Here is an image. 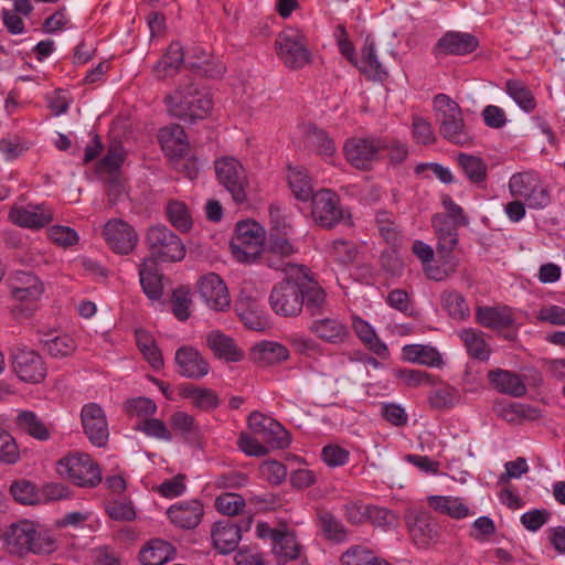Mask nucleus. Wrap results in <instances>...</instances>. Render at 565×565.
<instances>
[{
  "label": "nucleus",
  "mask_w": 565,
  "mask_h": 565,
  "mask_svg": "<svg viewBox=\"0 0 565 565\" xmlns=\"http://www.w3.org/2000/svg\"><path fill=\"white\" fill-rule=\"evenodd\" d=\"M444 308L450 317L455 319H465L469 315V307L465 298L456 292L449 291L443 296Z\"/></svg>",
  "instance_id": "60"
},
{
  "label": "nucleus",
  "mask_w": 565,
  "mask_h": 565,
  "mask_svg": "<svg viewBox=\"0 0 565 565\" xmlns=\"http://www.w3.org/2000/svg\"><path fill=\"white\" fill-rule=\"evenodd\" d=\"M409 534L418 547H428L437 542L439 525L430 514L420 512L409 525Z\"/></svg>",
  "instance_id": "22"
},
{
  "label": "nucleus",
  "mask_w": 565,
  "mask_h": 565,
  "mask_svg": "<svg viewBox=\"0 0 565 565\" xmlns=\"http://www.w3.org/2000/svg\"><path fill=\"white\" fill-rule=\"evenodd\" d=\"M458 391L451 386L437 388L429 396V404L435 409H446L455 406Z\"/></svg>",
  "instance_id": "63"
},
{
  "label": "nucleus",
  "mask_w": 565,
  "mask_h": 565,
  "mask_svg": "<svg viewBox=\"0 0 565 565\" xmlns=\"http://www.w3.org/2000/svg\"><path fill=\"white\" fill-rule=\"evenodd\" d=\"M377 558L379 556L371 550L362 545H354L342 554L341 563L342 565H373Z\"/></svg>",
  "instance_id": "55"
},
{
  "label": "nucleus",
  "mask_w": 565,
  "mask_h": 565,
  "mask_svg": "<svg viewBox=\"0 0 565 565\" xmlns=\"http://www.w3.org/2000/svg\"><path fill=\"white\" fill-rule=\"evenodd\" d=\"M181 395L190 398L195 407L203 411H211L220 405V399L213 390L201 388L193 384L182 386Z\"/></svg>",
  "instance_id": "38"
},
{
  "label": "nucleus",
  "mask_w": 565,
  "mask_h": 565,
  "mask_svg": "<svg viewBox=\"0 0 565 565\" xmlns=\"http://www.w3.org/2000/svg\"><path fill=\"white\" fill-rule=\"evenodd\" d=\"M303 296V307L311 315L316 316L322 312L326 305V291L320 285H299Z\"/></svg>",
  "instance_id": "48"
},
{
  "label": "nucleus",
  "mask_w": 565,
  "mask_h": 565,
  "mask_svg": "<svg viewBox=\"0 0 565 565\" xmlns=\"http://www.w3.org/2000/svg\"><path fill=\"white\" fill-rule=\"evenodd\" d=\"M302 545L294 532L282 530L273 545V552L279 562L295 561L300 557Z\"/></svg>",
  "instance_id": "33"
},
{
  "label": "nucleus",
  "mask_w": 565,
  "mask_h": 565,
  "mask_svg": "<svg viewBox=\"0 0 565 565\" xmlns=\"http://www.w3.org/2000/svg\"><path fill=\"white\" fill-rule=\"evenodd\" d=\"M218 182L231 193L233 200L241 204L246 201L248 180L242 163L233 157H222L214 162Z\"/></svg>",
  "instance_id": "11"
},
{
  "label": "nucleus",
  "mask_w": 565,
  "mask_h": 565,
  "mask_svg": "<svg viewBox=\"0 0 565 565\" xmlns=\"http://www.w3.org/2000/svg\"><path fill=\"white\" fill-rule=\"evenodd\" d=\"M505 92L524 111L531 113L535 109V98L523 82L509 79L505 84Z\"/></svg>",
  "instance_id": "44"
},
{
  "label": "nucleus",
  "mask_w": 565,
  "mask_h": 565,
  "mask_svg": "<svg viewBox=\"0 0 565 565\" xmlns=\"http://www.w3.org/2000/svg\"><path fill=\"white\" fill-rule=\"evenodd\" d=\"M202 54L204 57L202 61L188 62L190 70L199 76L209 78L221 77L226 71L225 65L220 61L211 58L205 52H202Z\"/></svg>",
  "instance_id": "50"
},
{
  "label": "nucleus",
  "mask_w": 565,
  "mask_h": 565,
  "mask_svg": "<svg viewBox=\"0 0 565 565\" xmlns=\"http://www.w3.org/2000/svg\"><path fill=\"white\" fill-rule=\"evenodd\" d=\"M242 529L231 520L214 524L211 536L214 547L222 554L234 551L241 541Z\"/></svg>",
  "instance_id": "24"
},
{
  "label": "nucleus",
  "mask_w": 565,
  "mask_h": 565,
  "mask_svg": "<svg viewBox=\"0 0 565 565\" xmlns=\"http://www.w3.org/2000/svg\"><path fill=\"white\" fill-rule=\"evenodd\" d=\"M12 366L18 377L25 383H40L46 376L42 356L26 347H15L12 351Z\"/></svg>",
  "instance_id": "13"
},
{
  "label": "nucleus",
  "mask_w": 565,
  "mask_h": 565,
  "mask_svg": "<svg viewBox=\"0 0 565 565\" xmlns=\"http://www.w3.org/2000/svg\"><path fill=\"white\" fill-rule=\"evenodd\" d=\"M376 224L381 236L393 247H396L401 241L398 227L395 223L393 214L381 211L376 214Z\"/></svg>",
  "instance_id": "51"
},
{
  "label": "nucleus",
  "mask_w": 565,
  "mask_h": 565,
  "mask_svg": "<svg viewBox=\"0 0 565 565\" xmlns=\"http://www.w3.org/2000/svg\"><path fill=\"white\" fill-rule=\"evenodd\" d=\"M175 363L181 376L200 380L210 372V364L203 355L192 347H181L175 352Z\"/></svg>",
  "instance_id": "18"
},
{
  "label": "nucleus",
  "mask_w": 565,
  "mask_h": 565,
  "mask_svg": "<svg viewBox=\"0 0 565 565\" xmlns=\"http://www.w3.org/2000/svg\"><path fill=\"white\" fill-rule=\"evenodd\" d=\"M205 342L214 356L220 360L238 362L244 358V352L236 345L235 341L220 330L209 332Z\"/></svg>",
  "instance_id": "21"
},
{
  "label": "nucleus",
  "mask_w": 565,
  "mask_h": 565,
  "mask_svg": "<svg viewBox=\"0 0 565 565\" xmlns=\"http://www.w3.org/2000/svg\"><path fill=\"white\" fill-rule=\"evenodd\" d=\"M273 310L284 317L298 316L303 308V296L299 285H278L269 297Z\"/></svg>",
  "instance_id": "16"
},
{
  "label": "nucleus",
  "mask_w": 565,
  "mask_h": 565,
  "mask_svg": "<svg viewBox=\"0 0 565 565\" xmlns=\"http://www.w3.org/2000/svg\"><path fill=\"white\" fill-rule=\"evenodd\" d=\"M200 295L213 310L224 311L231 305L227 285H200Z\"/></svg>",
  "instance_id": "39"
},
{
  "label": "nucleus",
  "mask_w": 565,
  "mask_h": 565,
  "mask_svg": "<svg viewBox=\"0 0 565 565\" xmlns=\"http://www.w3.org/2000/svg\"><path fill=\"white\" fill-rule=\"evenodd\" d=\"M457 162L467 179L473 184H482L488 177V167L480 157L460 152Z\"/></svg>",
  "instance_id": "34"
},
{
  "label": "nucleus",
  "mask_w": 565,
  "mask_h": 565,
  "mask_svg": "<svg viewBox=\"0 0 565 565\" xmlns=\"http://www.w3.org/2000/svg\"><path fill=\"white\" fill-rule=\"evenodd\" d=\"M41 342L43 349L53 358H64L76 350V342L68 334L49 335Z\"/></svg>",
  "instance_id": "46"
},
{
  "label": "nucleus",
  "mask_w": 565,
  "mask_h": 565,
  "mask_svg": "<svg viewBox=\"0 0 565 565\" xmlns=\"http://www.w3.org/2000/svg\"><path fill=\"white\" fill-rule=\"evenodd\" d=\"M288 183L295 198L299 201H309L316 192L311 178L305 170H290L288 174Z\"/></svg>",
  "instance_id": "43"
},
{
  "label": "nucleus",
  "mask_w": 565,
  "mask_h": 565,
  "mask_svg": "<svg viewBox=\"0 0 565 565\" xmlns=\"http://www.w3.org/2000/svg\"><path fill=\"white\" fill-rule=\"evenodd\" d=\"M249 429L267 448L281 449L289 445L290 438L284 426L270 416L253 412L247 418Z\"/></svg>",
  "instance_id": "12"
},
{
  "label": "nucleus",
  "mask_w": 565,
  "mask_h": 565,
  "mask_svg": "<svg viewBox=\"0 0 565 565\" xmlns=\"http://www.w3.org/2000/svg\"><path fill=\"white\" fill-rule=\"evenodd\" d=\"M245 508V500L241 494L225 492L216 497L215 509L228 516L238 515Z\"/></svg>",
  "instance_id": "54"
},
{
  "label": "nucleus",
  "mask_w": 565,
  "mask_h": 565,
  "mask_svg": "<svg viewBox=\"0 0 565 565\" xmlns=\"http://www.w3.org/2000/svg\"><path fill=\"white\" fill-rule=\"evenodd\" d=\"M478 45V39L470 33L448 31L437 41L434 54L466 55L472 53Z\"/></svg>",
  "instance_id": "19"
},
{
  "label": "nucleus",
  "mask_w": 565,
  "mask_h": 565,
  "mask_svg": "<svg viewBox=\"0 0 565 565\" xmlns=\"http://www.w3.org/2000/svg\"><path fill=\"white\" fill-rule=\"evenodd\" d=\"M10 493L15 501L22 504H35L39 501L35 484L29 480L14 481L10 487Z\"/></svg>",
  "instance_id": "56"
},
{
  "label": "nucleus",
  "mask_w": 565,
  "mask_h": 565,
  "mask_svg": "<svg viewBox=\"0 0 565 565\" xmlns=\"http://www.w3.org/2000/svg\"><path fill=\"white\" fill-rule=\"evenodd\" d=\"M135 337L137 347L145 360L152 369L160 370L163 366V358L153 335L147 330L138 329L135 332Z\"/></svg>",
  "instance_id": "35"
},
{
  "label": "nucleus",
  "mask_w": 565,
  "mask_h": 565,
  "mask_svg": "<svg viewBox=\"0 0 565 565\" xmlns=\"http://www.w3.org/2000/svg\"><path fill=\"white\" fill-rule=\"evenodd\" d=\"M173 548L163 540H152L140 551V561L143 565H162L166 563Z\"/></svg>",
  "instance_id": "40"
},
{
  "label": "nucleus",
  "mask_w": 565,
  "mask_h": 565,
  "mask_svg": "<svg viewBox=\"0 0 565 565\" xmlns=\"http://www.w3.org/2000/svg\"><path fill=\"white\" fill-rule=\"evenodd\" d=\"M4 545L10 554L23 557L30 553L46 554L54 550V540L46 531L29 520L12 523L3 532Z\"/></svg>",
  "instance_id": "1"
},
{
  "label": "nucleus",
  "mask_w": 565,
  "mask_h": 565,
  "mask_svg": "<svg viewBox=\"0 0 565 565\" xmlns=\"http://www.w3.org/2000/svg\"><path fill=\"white\" fill-rule=\"evenodd\" d=\"M352 328L363 344L381 359L390 355L387 345L381 341L373 327L359 316L352 317Z\"/></svg>",
  "instance_id": "27"
},
{
  "label": "nucleus",
  "mask_w": 565,
  "mask_h": 565,
  "mask_svg": "<svg viewBox=\"0 0 565 565\" xmlns=\"http://www.w3.org/2000/svg\"><path fill=\"white\" fill-rule=\"evenodd\" d=\"M164 100L173 116L190 121L207 117L213 108L211 96L199 89L190 77L167 95Z\"/></svg>",
  "instance_id": "2"
},
{
  "label": "nucleus",
  "mask_w": 565,
  "mask_h": 565,
  "mask_svg": "<svg viewBox=\"0 0 565 565\" xmlns=\"http://www.w3.org/2000/svg\"><path fill=\"white\" fill-rule=\"evenodd\" d=\"M386 147L382 138L352 137L344 146L345 160L358 170H371L373 164L383 159V148Z\"/></svg>",
  "instance_id": "7"
},
{
  "label": "nucleus",
  "mask_w": 565,
  "mask_h": 565,
  "mask_svg": "<svg viewBox=\"0 0 565 565\" xmlns=\"http://www.w3.org/2000/svg\"><path fill=\"white\" fill-rule=\"evenodd\" d=\"M255 349L259 353V361L267 365L280 363L289 358L288 349L278 342L263 341Z\"/></svg>",
  "instance_id": "49"
},
{
  "label": "nucleus",
  "mask_w": 565,
  "mask_h": 565,
  "mask_svg": "<svg viewBox=\"0 0 565 565\" xmlns=\"http://www.w3.org/2000/svg\"><path fill=\"white\" fill-rule=\"evenodd\" d=\"M309 330L320 340L331 344L343 343L350 335L348 327L335 318L316 319L309 326Z\"/></svg>",
  "instance_id": "23"
},
{
  "label": "nucleus",
  "mask_w": 565,
  "mask_h": 565,
  "mask_svg": "<svg viewBox=\"0 0 565 565\" xmlns=\"http://www.w3.org/2000/svg\"><path fill=\"white\" fill-rule=\"evenodd\" d=\"M476 320L492 330H504L514 324L512 309L508 306H479L476 309Z\"/></svg>",
  "instance_id": "20"
},
{
  "label": "nucleus",
  "mask_w": 565,
  "mask_h": 565,
  "mask_svg": "<svg viewBox=\"0 0 565 565\" xmlns=\"http://www.w3.org/2000/svg\"><path fill=\"white\" fill-rule=\"evenodd\" d=\"M310 200L312 218L320 227L330 230L350 218V214L341 206L340 196L332 190L317 191Z\"/></svg>",
  "instance_id": "10"
},
{
  "label": "nucleus",
  "mask_w": 565,
  "mask_h": 565,
  "mask_svg": "<svg viewBox=\"0 0 565 565\" xmlns=\"http://www.w3.org/2000/svg\"><path fill=\"white\" fill-rule=\"evenodd\" d=\"M43 285H29L26 287H14L11 290V297L20 302L22 309H30V306L35 302L43 294Z\"/></svg>",
  "instance_id": "64"
},
{
  "label": "nucleus",
  "mask_w": 565,
  "mask_h": 565,
  "mask_svg": "<svg viewBox=\"0 0 565 565\" xmlns=\"http://www.w3.org/2000/svg\"><path fill=\"white\" fill-rule=\"evenodd\" d=\"M360 71L369 78L377 81H384L388 76L386 70L377 58L375 42L371 36H366L362 47Z\"/></svg>",
  "instance_id": "31"
},
{
  "label": "nucleus",
  "mask_w": 565,
  "mask_h": 565,
  "mask_svg": "<svg viewBox=\"0 0 565 565\" xmlns=\"http://www.w3.org/2000/svg\"><path fill=\"white\" fill-rule=\"evenodd\" d=\"M159 141L162 150L171 158H181L188 153L189 142L184 129L179 125L161 128Z\"/></svg>",
  "instance_id": "25"
},
{
  "label": "nucleus",
  "mask_w": 565,
  "mask_h": 565,
  "mask_svg": "<svg viewBox=\"0 0 565 565\" xmlns=\"http://www.w3.org/2000/svg\"><path fill=\"white\" fill-rule=\"evenodd\" d=\"M17 427L29 436L45 441L51 438V428L31 411H21L15 418Z\"/></svg>",
  "instance_id": "32"
},
{
  "label": "nucleus",
  "mask_w": 565,
  "mask_h": 565,
  "mask_svg": "<svg viewBox=\"0 0 565 565\" xmlns=\"http://www.w3.org/2000/svg\"><path fill=\"white\" fill-rule=\"evenodd\" d=\"M238 316L244 326L249 330L262 332L269 327L266 316L258 311V307L241 308L238 309Z\"/></svg>",
  "instance_id": "61"
},
{
  "label": "nucleus",
  "mask_w": 565,
  "mask_h": 565,
  "mask_svg": "<svg viewBox=\"0 0 565 565\" xmlns=\"http://www.w3.org/2000/svg\"><path fill=\"white\" fill-rule=\"evenodd\" d=\"M167 301L171 303L172 313L179 321H186L190 318L192 298L188 286L181 285L173 289Z\"/></svg>",
  "instance_id": "45"
},
{
  "label": "nucleus",
  "mask_w": 565,
  "mask_h": 565,
  "mask_svg": "<svg viewBox=\"0 0 565 565\" xmlns=\"http://www.w3.org/2000/svg\"><path fill=\"white\" fill-rule=\"evenodd\" d=\"M488 379L493 387L500 393L521 397L526 394V385L516 373L505 370H493L488 374Z\"/></svg>",
  "instance_id": "26"
},
{
  "label": "nucleus",
  "mask_w": 565,
  "mask_h": 565,
  "mask_svg": "<svg viewBox=\"0 0 565 565\" xmlns=\"http://www.w3.org/2000/svg\"><path fill=\"white\" fill-rule=\"evenodd\" d=\"M434 109L439 124L440 136L458 146L471 143L472 138L466 128L462 110L459 104L446 94L434 97Z\"/></svg>",
  "instance_id": "3"
},
{
  "label": "nucleus",
  "mask_w": 565,
  "mask_h": 565,
  "mask_svg": "<svg viewBox=\"0 0 565 565\" xmlns=\"http://www.w3.org/2000/svg\"><path fill=\"white\" fill-rule=\"evenodd\" d=\"M170 425L172 430L185 440L194 439L199 435V426L194 417L183 411H178L171 415Z\"/></svg>",
  "instance_id": "47"
},
{
  "label": "nucleus",
  "mask_w": 565,
  "mask_h": 565,
  "mask_svg": "<svg viewBox=\"0 0 565 565\" xmlns=\"http://www.w3.org/2000/svg\"><path fill=\"white\" fill-rule=\"evenodd\" d=\"M318 526L324 537L337 543L348 540V530L331 512L322 510L317 515Z\"/></svg>",
  "instance_id": "37"
},
{
  "label": "nucleus",
  "mask_w": 565,
  "mask_h": 565,
  "mask_svg": "<svg viewBox=\"0 0 565 565\" xmlns=\"http://www.w3.org/2000/svg\"><path fill=\"white\" fill-rule=\"evenodd\" d=\"M460 340L472 359L487 361L490 358L491 350L483 338V332L476 329H463L459 333Z\"/></svg>",
  "instance_id": "36"
},
{
  "label": "nucleus",
  "mask_w": 565,
  "mask_h": 565,
  "mask_svg": "<svg viewBox=\"0 0 565 565\" xmlns=\"http://www.w3.org/2000/svg\"><path fill=\"white\" fill-rule=\"evenodd\" d=\"M9 221L21 227L41 228L52 221V216L39 206L32 210L13 206L9 212Z\"/></svg>",
  "instance_id": "29"
},
{
  "label": "nucleus",
  "mask_w": 565,
  "mask_h": 565,
  "mask_svg": "<svg viewBox=\"0 0 565 565\" xmlns=\"http://www.w3.org/2000/svg\"><path fill=\"white\" fill-rule=\"evenodd\" d=\"M509 191L512 196L523 199L533 210H542L551 203L548 188L533 171L514 173L509 180Z\"/></svg>",
  "instance_id": "6"
},
{
  "label": "nucleus",
  "mask_w": 565,
  "mask_h": 565,
  "mask_svg": "<svg viewBox=\"0 0 565 565\" xmlns=\"http://www.w3.org/2000/svg\"><path fill=\"white\" fill-rule=\"evenodd\" d=\"M57 472L82 488H95L103 480L99 465L88 454L79 451L62 457L57 461Z\"/></svg>",
  "instance_id": "4"
},
{
  "label": "nucleus",
  "mask_w": 565,
  "mask_h": 565,
  "mask_svg": "<svg viewBox=\"0 0 565 565\" xmlns=\"http://www.w3.org/2000/svg\"><path fill=\"white\" fill-rule=\"evenodd\" d=\"M183 63L184 53L182 45L179 42H172L163 56L153 66L154 75L158 79L174 76Z\"/></svg>",
  "instance_id": "28"
},
{
  "label": "nucleus",
  "mask_w": 565,
  "mask_h": 565,
  "mask_svg": "<svg viewBox=\"0 0 565 565\" xmlns=\"http://www.w3.org/2000/svg\"><path fill=\"white\" fill-rule=\"evenodd\" d=\"M265 239L266 232L259 223L253 220L238 222L230 243L233 257L239 263H256Z\"/></svg>",
  "instance_id": "5"
},
{
  "label": "nucleus",
  "mask_w": 565,
  "mask_h": 565,
  "mask_svg": "<svg viewBox=\"0 0 565 565\" xmlns=\"http://www.w3.org/2000/svg\"><path fill=\"white\" fill-rule=\"evenodd\" d=\"M151 254L164 262H180L185 257L181 238L164 225L151 226L145 237Z\"/></svg>",
  "instance_id": "9"
},
{
  "label": "nucleus",
  "mask_w": 565,
  "mask_h": 565,
  "mask_svg": "<svg viewBox=\"0 0 565 565\" xmlns=\"http://www.w3.org/2000/svg\"><path fill=\"white\" fill-rule=\"evenodd\" d=\"M402 355L405 361L439 367L443 364L441 354L437 349L424 344H407L402 349Z\"/></svg>",
  "instance_id": "30"
},
{
  "label": "nucleus",
  "mask_w": 565,
  "mask_h": 565,
  "mask_svg": "<svg viewBox=\"0 0 565 565\" xmlns=\"http://www.w3.org/2000/svg\"><path fill=\"white\" fill-rule=\"evenodd\" d=\"M20 458V451L15 439L11 434L0 428V461L12 465Z\"/></svg>",
  "instance_id": "62"
},
{
  "label": "nucleus",
  "mask_w": 565,
  "mask_h": 565,
  "mask_svg": "<svg viewBox=\"0 0 565 565\" xmlns=\"http://www.w3.org/2000/svg\"><path fill=\"white\" fill-rule=\"evenodd\" d=\"M499 415L509 423H515L539 419L541 411L529 404L511 402L500 408Z\"/></svg>",
  "instance_id": "42"
},
{
  "label": "nucleus",
  "mask_w": 565,
  "mask_h": 565,
  "mask_svg": "<svg viewBox=\"0 0 565 565\" xmlns=\"http://www.w3.org/2000/svg\"><path fill=\"white\" fill-rule=\"evenodd\" d=\"M81 419L85 435L89 441L103 447L108 441L109 430L104 409L97 403H88L83 406Z\"/></svg>",
  "instance_id": "15"
},
{
  "label": "nucleus",
  "mask_w": 565,
  "mask_h": 565,
  "mask_svg": "<svg viewBox=\"0 0 565 565\" xmlns=\"http://www.w3.org/2000/svg\"><path fill=\"white\" fill-rule=\"evenodd\" d=\"M170 522L180 529H195L202 521L204 515V507L200 500H186L172 504L167 510Z\"/></svg>",
  "instance_id": "17"
},
{
  "label": "nucleus",
  "mask_w": 565,
  "mask_h": 565,
  "mask_svg": "<svg viewBox=\"0 0 565 565\" xmlns=\"http://www.w3.org/2000/svg\"><path fill=\"white\" fill-rule=\"evenodd\" d=\"M374 512L384 513L379 507L363 504L362 502H350L344 505V516L351 524L360 525L370 520Z\"/></svg>",
  "instance_id": "53"
},
{
  "label": "nucleus",
  "mask_w": 565,
  "mask_h": 565,
  "mask_svg": "<svg viewBox=\"0 0 565 565\" xmlns=\"http://www.w3.org/2000/svg\"><path fill=\"white\" fill-rule=\"evenodd\" d=\"M430 508L443 514L460 520L469 514V509L459 498L434 495L428 499Z\"/></svg>",
  "instance_id": "41"
},
{
  "label": "nucleus",
  "mask_w": 565,
  "mask_h": 565,
  "mask_svg": "<svg viewBox=\"0 0 565 565\" xmlns=\"http://www.w3.org/2000/svg\"><path fill=\"white\" fill-rule=\"evenodd\" d=\"M103 236L109 248L120 255L130 254L137 246L138 234L127 222L113 218L103 227Z\"/></svg>",
  "instance_id": "14"
},
{
  "label": "nucleus",
  "mask_w": 565,
  "mask_h": 565,
  "mask_svg": "<svg viewBox=\"0 0 565 565\" xmlns=\"http://www.w3.org/2000/svg\"><path fill=\"white\" fill-rule=\"evenodd\" d=\"M277 54L292 70L302 68L311 61V52L305 34L297 29L280 32L275 42Z\"/></svg>",
  "instance_id": "8"
},
{
  "label": "nucleus",
  "mask_w": 565,
  "mask_h": 565,
  "mask_svg": "<svg viewBox=\"0 0 565 565\" xmlns=\"http://www.w3.org/2000/svg\"><path fill=\"white\" fill-rule=\"evenodd\" d=\"M135 429L143 433L148 437L164 441H171L173 438L171 430L167 427L164 422L158 418L140 419L136 424Z\"/></svg>",
  "instance_id": "52"
},
{
  "label": "nucleus",
  "mask_w": 565,
  "mask_h": 565,
  "mask_svg": "<svg viewBox=\"0 0 565 565\" xmlns=\"http://www.w3.org/2000/svg\"><path fill=\"white\" fill-rule=\"evenodd\" d=\"M125 412L130 417L149 418L156 414L157 405L148 397H136L125 403Z\"/></svg>",
  "instance_id": "57"
},
{
  "label": "nucleus",
  "mask_w": 565,
  "mask_h": 565,
  "mask_svg": "<svg viewBox=\"0 0 565 565\" xmlns=\"http://www.w3.org/2000/svg\"><path fill=\"white\" fill-rule=\"evenodd\" d=\"M125 156L120 145L109 146L107 153L97 162L98 172H116L120 171Z\"/></svg>",
  "instance_id": "59"
},
{
  "label": "nucleus",
  "mask_w": 565,
  "mask_h": 565,
  "mask_svg": "<svg viewBox=\"0 0 565 565\" xmlns=\"http://www.w3.org/2000/svg\"><path fill=\"white\" fill-rule=\"evenodd\" d=\"M167 214L173 226L182 232L190 230L192 225L191 216L184 203L172 201L168 204Z\"/></svg>",
  "instance_id": "58"
}]
</instances>
